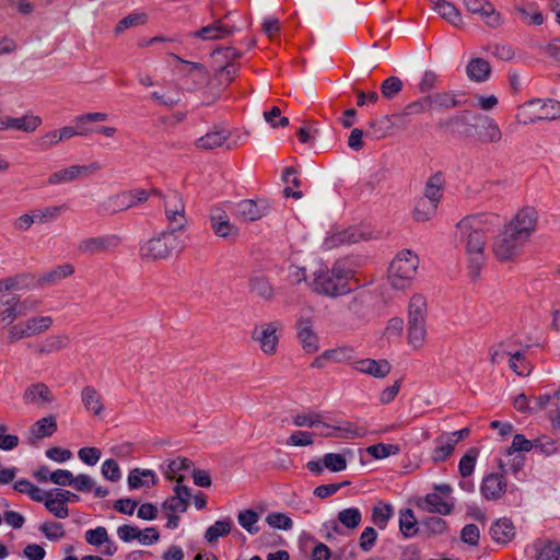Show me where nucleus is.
Segmentation results:
<instances>
[{"label": "nucleus", "instance_id": "1", "mask_svg": "<svg viewBox=\"0 0 560 560\" xmlns=\"http://www.w3.org/2000/svg\"><path fill=\"white\" fill-rule=\"evenodd\" d=\"M498 222L495 214H475L462 219L455 226L454 237L464 246L471 266L477 270L483 261L487 232Z\"/></svg>", "mask_w": 560, "mask_h": 560}, {"label": "nucleus", "instance_id": "2", "mask_svg": "<svg viewBox=\"0 0 560 560\" xmlns=\"http://www.w3.org/2000/svg\"><path fill=\"white\" fill-rule=\"evenodd\" d=\"M353 272L341 261H337L331 268L320 267L313 272L308 282L310 289L327 298H339L351 291L349 281Z\"/></svg>", "mask_w": 560, "mask_h": 560}, {"label": "nucleus", "instance_id": "3", "mask_svg": "<svg viewBox=\"0 0 560 560\" xmlns=\"http://www.w3.org/2000/svg\"><path fill=\"white\" fill-rule=\"evenodd\" d=\"M489 358L493 364L509 359V368L521 377L528 376L533 371V364L526 359L525 349L514 339H506L493 346L489 350Z\"/></svg>", "mask_w": 560, "mask_h": 560}, {"label": "nucleus", "instance_id": "4", "mask_svg": "<svg viewBox=\"0 0 560 560\" xmlns=\"http://www.w3.org/2000/svg\"><path fill=\"white\" fill-rule=\"evenodd\" d=\"M419 267L418 256L410 249H402L396 254L387 270V280L395 290L409 288L416 278Z\"/></svg>", "mask_w": 560, "mask_h": 560}, {"label": "nucleus", "instance_id": "5", "mask_svg": "<svg viewBox=\"0 0 560 560\" xmlns=\"http://www.w3.org/2000/svg\"><path fill=\"white\" fill-rule=\"evenodd\" d=\"M515 119L522 125L560 119V102L550 98H533L517 107Z\"/></svg>", "mask_w": 560, "mask_h": 560}, {"label": "nucleus", "instance_id": "6", "mask_svg": "<svg viewBox=\"0 0 560 560\" xmlns=\"http://www.w3.org/2000/svg\"><path fill=\"white\" fill-rule=\"evenodd\" d=\"M177 245L178 237L174 231H163L140 246V256L145 260L165 259L177 247Z\"/></svg>", "mask_w": 560, "mask_h": 560}, {"label": "nucleus", "instance_id": "7", "mask_svg": "<svg viewBox=\"0 0 560 560\" xmlns=\"http://www.w3.org/2000/svg\"><path fill=\"white\" fill-rule=\"evenodd\" d=\"M52 324V317L47 315L28 317L9 328L8 340L10 343H15L22 339L42 335L48 331Z\"/></svg>", "mask_w": 560, "mask_h": 560}, {"label": "nucleus", "instance_id": "8", "mask_svg": "<svg viewBox=\"0 0 560 560\" xmlns=\"http://www.w3.org/2000/svg\"><path fill=\"white\" fill-rule=\"evenodd\" d=\"M526 243L504 226L493 240L492 252L498 260L512 261L523 253Z\"/></svg>", "mask_w": 560, "mask_h": 560}, {"label": "nucleus", "instance_id": "9", "mask_svg": "<svg viewBox=\"0 0 560 560\" xmlns=\"http://www.w3.org/2000/svg\"><path fill=\"white\" fill-rule=\"evenodd\" d=\"M150 192L144 189H133L118 192L108 197L103 203V209L110 214L137 207L149 199Z\"/></svg>", "mask_w": 560, "mask_h": 560}, {"label": "nucleus", "instance_id": "10", "mask_svg": "<svg viewBox=\"0 0 560 560\" xmlns=\"http://www.w3.org/2000/svg\"><path fill=\"white\" fill-rule=\"evenodd\" d=\"M463 4L469 13L479 15L491 30H498L505 24L502 13L489 0H463Z\"/></svg>", "mask_w": 560, "mask_h": 560}, {"label": "nucleus", "instance_id": "11", "mask_svg": "<svg viewBox=\"0 0 560 560\" xmlns=\"http://www.w3.org/2000/svg\"><path fill=\"white\" fill-rule=\"evenodd\" d=\"M163 207L166 220L172 231L184 230L187 223L185 202L179 192L172 190L163 196Z\"/></svg>", "mask_w": 560, "mask_h": 560}, {"label": "nucleus", "instance_id": "12", "mask_svg": "<svg viewBox=\"0 0 560 560\" xmlns=\"http://www.w3.org/2000/svg\"><path fill=\"white\" fill-rule=\"evenodd\" d=\"M280 328L281 325L277 322L265 323L254 328L252 339L258 343L259 349L266 355H275L277 353Z\"/></svg>", "mask_w": 560, "mask_h": 560}, {"label": "nucleus", "instance_id": "13", "mask_svg": "<svg viewBox=\"0 0 560 560\" xmlns=\"http://www.w3.org/2000/svg\"><path fill=\"white\" fill-rule=\"evenodd\" d=\"M100 168L101 165L96 162L89 165H70L51 173L47 178V184L50 186L69 184L81 177H88L97 172Z\"/></svg>", "mask_w": 560, "mask_h": 560}, {"label": "nucleus", "instance_id": "14", "mask_svg": "<svg viewBox=\"0 0 560 560\" xmlns=\"http://www.w3.org/2000/svg\"><path fill=\"white\" fill-rule=\"evenodd\" d=\"M504 226L528 242L537 226V212L533 208H524Z\"/></svg>", "mask_w": 560, "mask_h": 560}, {"label": "nucleus", "instance_id": "15", "mask_svg": "<svg viewBox=\"0 0 560 560\" xmlns=\"http://www.w3.org/2000/svg\"><path fill=\"white\" fill-rule=\"evenodd\" d=\"M121 243V237L116 234H105L86 237L80 241L78 249L84 255H96L110 252Z\"/></svg>", "mask_w": 560, "mask_h": 560}, {"label": "nucleus", "instance_id": "16", "mask_svg": "<svg viewBox=\"0 0 560 560\" xmlns=\"http://www.w3.org/2000/svg\"><path fill=\"white\" fill-rule=\"evenodd\" d=\"M270 205L267 200L244 199L234 206V215L244 222H254L267 215Z\"/></svg>", "mask_w": 560, "mask_h": 560}, {"label": "nucleus", "instance_id": "17", "mask_svg": "<svg viewBox=\"0 0 560 560\" xmlns=\"http://www.w3.org/2000/svg\"><path fill=\"white\" fill-rule=\"evenodd\" d=\"M209 221L212 232L218 237L226 238L238 235L237 226L231 222L226 210L221 206L210 209Z\"/></svg>", "mask_w": 560, "mask_h": 560}, {"label": "nucleus", "instance_id": "18", "mask_svg": "<svg viewBox=\"0 0 560 560\" xmlns=\"http://www.w3.org/2000/svg\"><path fill=\"white\" fill-rule=\"evenodd\" d=\"M508 483L504 475L491 472L483 477L480 493L488 501H498L506 492Z\"/></svg>", "mask_w": 560, "mask_h": 560}, {"label": "nucleus", "instance_id": "19", "mask_svg": "<svg viewBox=\"0 0 560 560\" xmlns=\"http://www.w3.org/2000/svg\"><path fill=\"white\" fill-rule=\"evenodd\" d=\"M418 506L428 513L450 515L454 510L455 502L454 498H446L438 492H432L419 501Z\"/></svg>", "mask_w": 560, "mask_h": 560}, {"label": "nucleus", "instance_id": "20", "mask_svg": "<svg viewBox=\"0 0 560 560\" xmlns=\"http://www.w3.org/2000/svg\"><path fill=\"white\" fill-rule=\"evenodd\" d=\"M477 129V138L483 144L499 143L502 140V131L498 122L490 116H480Z\"/></svg>", "mask_w": 560, "mask_h": 560}, {"label": "nucleus", "instance_id": "21", "mask_svg": "<svg viewBox=\"0 0 560 560\" xmlns=\"http://www.w3.org/2000/svg\"><path fill=\"white\" fill-rule=\"evenodd\" d=\"M440 18L454 27L463 28L465 23L458 8L447 0H429Z\"/></svg>", "mask_w": 560, "mask_h": 560}, {"label": "nucleus", "instance_id": "22", "mask_svg": "<svg viewBox=\"0 0 560 560\" xmlns=\"http://www.w3.org/2000/svg\"><path fill=\"white\" fill-rule=\"evenodd\" d=\"M353 369L376 378H384L390 372L387 360L361 359L353 362Z\"/></svg>", "mask_w": 560, "mask_h": 560}, {"label": "nucleus", "instance_id": "23", "mask_svg": "<svg viewBox=\"0 0 560 560\" xmlns=\"http://www.w3.org/2000/svg\"><path fill=\"white\" fill-rule=\"evenodd\" d=\"M20 295L15 293L0 294V323L11 325L20 316Z\"/></svg>", "mask_w": 560, "mask_h": 560}, {"label": "nucleus", "instance_id": "24", "mask_svg": "<svg viewBox=\"0 0 560 560\" xmlns=\"http://www.w3.org/2000/svg\"><path fill=\"white\" fill-rule=\"evenodd\" d=\"M190 492L187 487L176 485L174 488V495L167 498L162 504V510L165 513H184L188 508Z\"/></svg>", "mask_w": 560, "mask_h": 560}, {"label": "nucleus", "instance_id": "25", "mask_svg": "<svg viewBox=\"0 0 560 560\" xmlns=\"http://www.w3.org/2000/svg\"><path fill=\"white\" fill-rule=\"evenodd\" d=\"M25 404L35 405L39 408L48 406L54 400L50 389L43 383L33 384L23 394Z\"/></svg>", "mask_w": 560, "mask_h": 560}, {"label": "nucleus", "instance_id": "26", "mask_svg": "<svg viewBox=\"0 0 560 560\" xmlns=\"http://www.w3.org/2000/svg\"><path fill=\"white\" fill-rule=\"evenodd\" d=\"M534 560H560V542L547 538H538L533 545Z\"/></svg>", "mask_w": 560, "mask_h": 560}, {"label": "nucleus", "instance_id": "27", "mask_svg": "<svg viewBox=\"0 0 560 560\" xmlns=\"http://www.w3.org/2000/svg\"><path fill=\"white\" fill-rule=\"evenodd\" d=\"M191 462L185 457H177L175 459L166 460L162 465V471L166 479L175 480L179 485L186 472L190 469Z\"/></svg>", "mask_w": 560, "mask_h": 560}, {"label": "nucleus", "instance_id": "28", "mask_svg": "<svg viewBox=\"0 0 560 560\" xmlns=\"http://www.w3.org/2000/svg\"><path fill=\"white\" fill-rule=\"evenodd\" d=\"M372 237L371 232L359 226H352L332 235L330 242L332 245H352Z\"/></svg>", "mask_w": 560, "mask_h": 560}, {"label": "nucleus", "instance_id": "29", "mask_svg": "<svg viewBox=\"0 0 560 560\" xmlns=\"http://www.w3.org/2000/svg\"><path fill=\"white\" fill-rule=\"evenodd\" d=\"M368 428L359 422L347 420L336 421L335 438L341 440H355L366 436Z\"/></svg>", "mask_w": 560, "mask_h": 560}, {"label": "nucleus", "instance_id": "30", "mask_svg": "<svg viewBox=\"0 0 560 560\" xmlns=\"http://www.w3.org/2000/svg\"><path fill=\"white\" fill-rule=\"evenodd\" d=\"M70 345V337L67 334L50 335L42 340L35 348V352L39 355H46L54 352L65 350Z\"/></svg>", "mask_w": 560, "mask_h": 560}, {"label": "nucleus", "instance_id": "31", "mask_svg": "<svg viewBox=\"0 0 560 560\" xmlns=\"http://www.w3.org/2000/svg\"><path fill=\"white\" fill-rule=\"evenodd\" d=\"M233 33L234 27H230L222 23V21L218 20L213 24L203 26L194 32L191 35L202 40H218L223 39Z\"/></svg>", "mask_w": 560, "mask_h": 560}, {"label": "nucleus", "instance_id": "32", "mask_svg": "<svg viewBox=\"0 0 560 560\" xmlns=\"http://www.w3.org/2000/svg\"><path fill=\"white\" fill-rule=\"evenodd\" d=\"M298 338L302 348L307 353H315L319 349L318 337L314 332L308 320H300L298 325Z\"/></svg>", "mask_w": 560, "mask_h": 560}, {"label": "nucleus", "instance_id": "33", "mask_svg": "<svg viewBox=\"0 0 560 560\" xmlns=\"http://www.w3.org/2000/svg\"><path fill=\"white\" fill-rule=\"evenodd\" d=\"M490 534L495 542L505 545L514 538L515 527L511 520L503 517L492 524Z\"/></svg>", "mask_w": 560, "mask_h": 560}, {"label": "nucleus", "instance_id": "34", "mask_svg": "<svg viewBox=\"0 0 560 560\" xmlns=\"http://www.w3.org/2000/svg\"><path fill=\"white\" fill-rule=\"evenodd\" d=\"M434 448L431 452V459L433 463L445 462L454 452L456 444L446 432L442 433L434 440Z\"/></svg>", "mask_w": 560, "mask_h": 560}, {"label": "nucleus", "instance_id": "35", "mask_svg": "<svg viewBox=\"0 0 560 560\" xmlns=\"http://www.w3.org/2000/svg\"><path fill=\"white\" fill-rule=\"evenodd\" d=\"M81 400L86 411L94 416H101L103 413V398L93 386H85L82 388Z\"/></svg>", "mask_w": 560, "mask_h": 560}, {"label": "nucleus", "instance_id": "36", "mask_svg": "<svg viewBox=\"0 0 560 560\" xmlns=\"http://www.w3.org/2000/svg\"><path fill=\"white\" fill-rule=\"evenodd\" d=\"M68 210L69 207L61 203L37 208L33 212L37 224H47L57 221Z\"/></svg>", "mask_w": 560, "mask_h": 560}, {"label": "nucleus", "instance_id": "37", "mask_svg": "<svg viewBox=\"0 0 560 560\" xmlns=\"http://www.w3.org/2000/svg\"><path fill=\"white\" fill-rule=\"evenodd\" d=\"M9 129H14L23 132H34L43 122L42 118L37 115L25 114L21 117L8 116Z\"/></svg>", "mask_w": 560, "mask_h": 560}, {"label": "nucleus", "instance_id": "38", "mask_svg": "<svg viewBox=\"0 0 560 560\" xmlns=\"http://www.w3.org/2000/svg\"><path fill=\"white\" fill-rule=\"evenodd\" d=\"M156 476L150 469H132L128 475V486L130 489H139L142 487H152L156 485Z\"/></svg>", "mask_w": 560, "mask_h": 560}, {"label": "nucleus", "instance_id": "39", "mask_svg": "<svg viewBox=\"0 0 560 560\" xmlns=\"http://www.w3.org/2000/svg\"><path fill=\"white\" fill-rule=\"evenodd\" d=\"M74 267L71 264H63L46 271L38 277V283L40 285L56 284L62 279L72 276Z\"/></svg>", "mask_w": 560, "mask_h": 560}, {"label": "nucleus", "instance_id": "40", "mask_svg": "<svg viewBox=\"0 0 560 560\" xmlns=\"http://www.w3.org/2000/svg\"><path fill=\"white\" fill-rule=\"evenodd\" d=\"M407 339L413 349H421L427 340V322H407Z\"/></svg>", "mask_w": 560, "mask_h": 560}, {"label": "nucleus", "instance_id": "41", "mask_svg": "<svg viewBox=\"0 0 560 560\" xmlns=\"http://www.w3.org/2000/svg\"><path fill=\"white\" fill-rule=\"evenodd\" d=\"M428 304L424 295L416 293L408 304V322H427Z\"/></svg>", "mask_w": 560, "mask_h": 560}, {"label": "nucleus", "instance_id": "42", "mask_svg": "<svg viewBox=\"0 0 560 560\" xmlns=\"http://www.w3.org/2000/svg\"><path fill=\"white\" fill-rule=\"evenodd\" d=\"M57 431V421L54 416H48L37 420L30 429L31 438L40 440L51 436Z\"/></svg>", "mask_w": 560, "mask_h": 560}, {"label": "nucleus", "instance_id": "43", "mask_svg": "<svg viewBox=\"0 0 560 560\" xmlns=\"http://www.w3.org/2000/svg\"><path fill=\"white\" fill-rule=\"evenodd\" d=\"M466 72L470 80L483 82L490 77L491 67L487 60L482 58H474L468 62Z\"/></svg>", "mask_w": 560, "mask_h": 560}, {"label": "nucleus", "instance_id": "44", "mask_svg": "<svg viewBox=\"0 0 560 560\" xmlns=\"http://www.w3.org/2000/svg\"><path fill=\"white\" fill-rule=\"evenodd\" d=\"M45 508L50 514L57 518H67L69 516L68 505L63 503V500L58 495L56 490L48 491L46 499L43 500Z\"/></svg>", "mask_w": 560, "mask_h": 560}, {"label": "nucleus", "instance_id": "45", "mask_svg": "<svg viewBox=\"0 0 560 560\" xmlns=\"http://www.w3.org/2000/svg\"><path fill=\"white\" fill-rule=\"evenodd\" d=\"M233 527V521L229 517L219 520L209 526L205 533V539L208 544H215L219 538L228 536Z\"/></svg>", "mask_w": 560, "mask_h": 560}, {"label": "nucleus", "instance_id": "46", "mask_svg": "<svg viewBox=\"0 0 560 560\" xmlns=\"http://www.w3.org/2000/svg\"><path fill=\"white\" fill-rule=\"evenodd\" d=\"M229 138L225 130H213L196 140V147L202 150H213L222 147Z\"/></svg>", "mask_w": 560, "mask_h": 560}, {"label": "nucleus", "instance_id": "47", "mask_svg": "<svg viewBox=\"0 0 560 560\" xmlns=\"http://www.w3.org/2000/svg\"><path fill=\"white\" fill-rule=\"evenodd\" d=\"M438 207L439 206L432 201L420 197L416 201L412 217L417 222H427L435 217Z\"/></svg>", "mask_w": 560, "mask_h": 560}, {"label": "nucleus", "instance_id": "48", "mask_svg": "<svg viewBox=\"0 0 560 560\" xmlns=\"http://www.w3.org/2000/svg\"><path fill=\"white\" fill-rule=\"evenodd\" d=\"M249 290L253 294L264 300H271L275 295V290L267 278L262 276H255L249 280Z\"/></svg>", "mask_w": 560, "mask_h": 560}, {"label": "nucleus", "instance_id": "49", "mask_svg": "<svg viewBox=\"0 0 560 560\" xmlns=\"http://www.w3.org/2000/svg\"><path fill=\"white\" fill-rule=\"evenodd\" d=\"M394 515V508L389 503L377 502L372 510V522L381 529H384Z\"/></svg>", "mask_w": 560, "mask_h": 560}, {"label": "nucleus", "instance_id": "50", "mask_svg": "<svg viewBox=\"0 0 560 560\" xmlns=\"http://www.w3.org/2000/svg\"><path fill=\"white\" fill-rule=\"evenodd\" d=\"M399 530L405 537H412L418 532V522L411 509L399 511Z\"/></svg>", "mask_w": 560, "mask_h": 560}, {"label": "nucleus", "instance_id": "51", "mask_svg": "<svg viewBox=\"0 0 560 560\" xmlns=\"http://www.w3.org/2000/svg\"><path fill=\"white\" fill-rule=\"evenodd\" d=\"M442 186L443 179L441 175L435 174L431 176L425 184L424 192L421 198L428 199L429 201H432L433 203L439 206L440 200L442 198Z\"/></svg>", "mask_w": 560, "mask_h": 560}, {"label": "nucleus", "instance_id": "52", "mask_svg": "<svg viewBox=\"0 0 560 560\" xmlns=\"http://www.w3.org/2000/svg\"><path fill=\"white\" fill-rule=\"evenodd\" d=\"M13 488L15 491L20 493L27 494L30 499L35 502H42L46 499V494L48 491H44L31 481L26 479H20L14 482Z\"/></svg>", "mask_w": 560, "mask_h": 560}, {"label": "nucleus", "instance_id": "53", "mask_svg": "<svg viewBox=\"0 0 560 560\" xmlns=\"http://www.w3.org/2000/svg\"><path fill=\"white\" fill-rule=\"evenodd\" d=\"M151 97L159 104L166 107H174L180 102V92L175 88L163 89L155 91L151 94Z\"/></svg>", "mask_w": 560, "mask_h": 560}, {"label": "nucleus", "instance_id": "54", "mask_svg": "<svg viewBox=\"0 0 560 560\" xmlns=\"http://www.w3.org/2000/svg\"><path fill=\"white\" fill-rule=\"evenodd\" d=\"M337 518L348 529H355L362 521V513L358 508H347L338 512Z\"/></svg>", "mask_w": 560, "mask_h": 560}, {"label": "nucleus", "instance_id": "55", "mask_svg": "<svg viewBox=\"0 0 560 560\" xmlns=\"http://www.w3.org/2000/svg\"><path fill=\"white\" fill-rule=\"evenodd\" d=\"M515 12L528 25L539 26L545 21L542 13L534 4L516 7Z\"/></svg>", "mask_w": 560, "mask_h": 560}, {"label": "nucleus", "instance_id": "56", "mask_svg": "<svg viewBox=\"0 0 560 560\" xmlns=\"http://www.w3.org/2000/svg\"><path fill=\"white\" fill-rule=\"evenodd\" d=\"M320 415L322 412L319 411L308 409L306 411L296 413L293 417L292 422L295 427L315 429V427H318L320 423Z\"/></svg>", "mask_w": 560, "mask_h": 560}, {"label": "nucleus", "instance_id": "57", "mask_svg": "<svg viewBox=\"0 0 560 560\" xmlns=\"http://www.w3.org/2000/svg\"><path fill=\"white\" fill-rule=\"evenodd\" d=\"M27 277L25 275H16L0 280V294L13 293L27 289Z\"/></svg>", "mask_w": 560, "mask_h": 560}, {"label": "nucleus", "instance_id": "58", "mask_svg": "<svg viewBox=\"0 0 560 560\" xmlns=\"http://www.w3.org/2000/svg\"><path fill=\"white\" fill-rule=\"evenodd\" d=\"M399 452L400 447L397 444L377 443L366 448V453L374 459H384L397 455Z\"/></svg>", "mask_w": 560, "mask_h": 560}, {"label": "nucleus", "instance_id": "59", "mask_svg": "<svg viewBox=\"0 0 560 560\" xmlns=\"http://www.w3.org/2000/svg\"><path fill=\"white\" fill-rule=\"evenodd\" d=\"M147 20L148 16L145 13H131L118 22L114 32L116 35H119L130 27L143 25L147 22Z\"/></svg>", "mask_w": 560, "mask_h": 560}, {"label": "nucleus", "instance_id": "60", "mask_svg": "<svg viewBox=\"0 0 560 560\" xmlns=\"http://www.w3.org/2000/svg\"><path fill=\"white\" fill-rule=\"evenodd\" d=\"M258 520V514L253 510L241 511L237 515L240 525L249 534L258 533L259 528L256 526Z\"/></svg>", "mask_w": 560, "mask_h": 560}, {"label": "nucleus", "instance_id": "61", "mask_svg": "<svg viewBox=\"0 0 560 560\" xmlns=\"http://www.w3.org/2000/svg\"><path fill=\"white\" fill-rule=\"evenodd\" d=\"M323 465L332 472H339L347 468V459L339 453H327L323 456Z\"/></svg>", "mask_w": 560, "mask_h": 560}, {"label": "nucleus", "instance_id": "62", "mask_svg": "<svg viewBox=\"0 0 560 560\" xmlns=\"http://www.w3.org/2000/svg\"><path fill=\"white\" fill-rule=\"evenodd\" d=\"M478 451L470 448L459 460L458 470L462 477H469L474 470L477 462Z\"/></svg>", "mask_w": 560, "mask_h": 560}, {"label": "nucleus", "instance_id": "63", "mask_svg": "<svg viewBox=\"0 0 560 560\" xmlns=\"http://www.w3.org/2000/svg\"><path fill=\"white\" fill-rule=\"evenodd\" d=\"M39 530L47 539L52 541H57L66 536V532L61 523L45 522L40 524Z\"/></svg>", "mask_w": 560, "mask_h": 560}, {"label": "nucleus", "instance_id": "64", "mask_svg": "<svg viewBox=\"0 0 560 560\" xmlns=\"http://www.w3.org/2000/svg\"><path fill=\"white\" fill-rule=\"evenodd\" d=\"M176 59L186 67V69H184L183 71H185V73L188 75V77H196L198 80H200L201 82L206 81L207 78H208V72H207V69L203 65L199 63V62H192V61H188V60H184L179 57L176 56Z\"/></svg>", "mask_w": 560, "mask_h": 560}]
</instances>
